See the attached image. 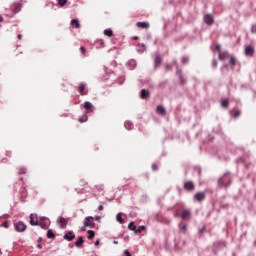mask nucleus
<instances>
[{
  "label": "nucleus",
  "mask_w": 256,
  "mask_h": 256,
  "mask_svg": "<svg viewBox=\"0 0 256 256\" xmlns=\"http://www.w3.org/2000/svg\"><path fill=\"white\" fill-rule=\"evenodd\" d=\"M218 185L219 187H229V185H231V176L229 172H226L218 179Z\"/></svg>",
  "instance_id": "obj_1"
},
{
  "label": "nucleus",
  "mask_w": 256,
  "mask_h": 256,
  "mask_svg": "<svg viewBox=\"0 0 256 256\" xmlns=\"http://www.w3.org/2000/svg\"><path fill=\"white\" fill-rule=\"evenodd\" d=\"M14 229L18 233H23V231L27 229V225L21 221H18L14 223Z\"/></svg>",
  "instance_id": "obj_2"
},
{
  "label": "nucleus",
  "mask_w": 256,
  "mask_h": 256,
  "mask_svg": "<svg viewBox=\"0 0 256 256\" xmlns=\"http://www.w3.org/2000/svg\"><path fill=\"white\" fill-rule=\"evenodd\" d=\"M244 53L246 57H253L255 55V48L251 45L245 47Z\"/></svg>",
  "instance_id": "obj_3"
},
{
  "label": "nucleus",
  "mask_w": 256,
  "mask_h": 256,
  "mask_svg": "<svg viewBox=\"0 0 256 256\" xmlns=\"http://www.w3.org/2000/svg\"><path fill=\"white\" fill-rule=\"evenodd\" d=\"M204 23H206V25H213V23H215V19L213 18V15L211 14H206L204 15Z\"/></svg>",
  "instance_id": "obj_4"
},
{
  "label": "nucleus",
  "mask_w": 256,
  "mask_h": 256,
  "mask_svg": "<svg viewBox=\"0 0 256 256\" xmlns=\"http://www.w3.org/2000/svg\"><path fill=\"white\" fill-rule=\"evenodd\" d=\"M184 189L186 191H195V184L193 181H188L184 183Z\"/></svg>",
  "instance_id": "obj_5"
},
{
  "label": "nucleus",
  "mask_w": 256,
  "mask_h": 256,
  "mask_svg": "<svg viewBox=\"0 0 256 256\" xmlns=\"http://www.w3.org/2000/svg\"><path fill=\"white\" fill-rule=\"evenodd\" d=\"M84 225L85 227H93V225H95V223L93 222V216H87L85 218Z\"/></svg>",
  "instance_id": "obj_6"
},
{
  "label": "nucleus",
  "mask_w": 256,
  "mask_h": 256,
  "mask_svg": "<svg viewBox=\"0 0 256 256\" xmlns=\"http://www.w3.org/2000/svg\"><path fill=\"white\" fill-rule=\"evenodd\" d=\"M63 239H65V241H73V239H75V233L69 231L63 236Z\"/></svg>",
  "instance_id": "obj_7"
},
{
  "label": "nucleus",
  "mask_w": 256,
  "mask_h": 256,
  "mask_svg": "<svg viewBox=\"0 0 256 256\" xmlns=\"http://www.w3.org/2000/svg\"><path fill=\"white\" fill-rule=\"evenodd\" d=\"M30 225H32V226L39 225V220L37 219V215L30 214Z\"/></svg>",
  "instance_id": "obj_8"
},
{
  "label": "nucleus",
  "mask_w": 256,
  "mask_h": 256,
  "mask_svg": "<svg viewBox=\"0 0 256 256\" xmlns=\"http://www.w3.org/2000/svg\"><path fill=\"white\" fill-rule=\"evenodd\" d=\"M194 199H195L196 201H199V202L205 201V192H198V193H196V194L194 195Z\"/></svg>",
  "instance_id": "obj_9"
},
{
  "label": "nucleus",
  "mask_w": 256,
  "mask_h": 256,
  "mask_svg": "<svg viewBox=\"0 0 256 256\" xmlns=\"http://www.w3.org/2000/svg\"><path fill=\"white\" fill-rule=\"evenodd\" d=\"M150 95H151V93H150L149 90H147V89H142V90L140 91V97H141V99H149Z\"/></svg>",
  "instance_id": "obj_10"
},
{
  "label": "nucleus",
  "mask_w": 256,
  "mask_h": 256,
  "mask_svg": "<svg viewBox=\"0 0 256 256\" xmlns=\"http://www.w3.org/2000/svg\"><path fill=\"white\" fill-rule=\"evenodd\" d=\"M190 218H191V211L183 210V212L181 214V219H183L184 221H187Z\"/></svg>",
  "instance_id": "obj_11"
},
{
  "label": "nucleus",
  "mask_w": 256,
  "mask_h": 256,
  "mask_svg": "<svg viewBox=\"0 0 256 256\" xmlns=\"http://www.w3.org/2000/svg\"><path fill=\"white\" fill-rule=\"evenodd\" d=\"M128 229L130 230V231H134V233H141V230H137V226L135 225V222H130L129 224H128Z\"/></svg>",
  "instance_id": "obj_12"
},
{
  "label": "nucleus",
  "mask_w": 256,
  "mask_h": 256,
  "mask_svg": "<svg viewBox=\"0 0 256 256\" xmlns=\"http://www.w3.org/2000/svg\"><path fill=\"white\" fill-rule=\"evenodd\" d=\"M176 75L178 76V78L180 79V83L182 85H185L187 83V80H185V78H183V72L181 70H177Z\"/></svg>",
  "instance_id": "obj_13"
},
{
  "label": "nucleus",
  "mask_w": 256,
  "mask_h": 256,
  "mask_svg": "<svg viewBox=\"0 0 256 256\" xmlns=\"http://www.w3.org/2000/svg\"><path fill=\"white\" fill-rule=\"evenodd\" d=\"M136 26L139 29H149V27H150L149 22H137Z\"/></svg>",
  "instance_id": "obj_14"
},
{
  "label": "nucleus",
  "mask_w": 256,
  "mask_h": 256,
  "mask_svg": "<svg viewBox=\"0 0 256 256\" xmlns=\"http://www.w3.org/2000/svg\"><path fill=\"white\" fill-rule=\"evenodd\" d=\"M84 108L87 110V113H92L93 112V104L89 101H86L84 103Z\"/></svg>",
  "instance_id": "obj_15"
},
{
  "label": "nucleus",
  "mask_w": 256,
  "mask_h": 256,
  "mask_svg": "<svg viewBox=\"0 0 256 256\" xmlns=\"http://www.w3.org/2000/svg\"><path fill=\"white\" fill-rule=\"evenodd\" d=\"M137 52L138 53H145V51H147V46L145 44H138L137 47Z\"/></svg>",
  "instance_id": "obj_16"
},
{
  "label": "nucleus",
  "mask_w": 256,
  "mask_h": 256,
  "mask_svg": "<svg viewBox=\"0 0 256 256\" xmlns=\"http://www.w3.org/2000/svg\"><path fill=\"white\" fill-rule=\"evenodd\" d=\"M214 247H216L217 249H225L226 244L223 241H218L214 244Z\"/></svg>",
  "instance_id": "obj_17"
},
{
  "label": "nucleus",
  "mask_w": 256,
  "mask_h": 256,
  "mask_svg": "<svg viewBox=\"0 0 256 256\" xmlns=\"http://www.w3.org/2000/svg\"><path fill=\"white\" fill-rule=\"evenodd\" d=\"M60 227H61V229L67 228V220L63 217L60 218Z\"/></svg>",
  "instance_id": "obj_18"
},
{
  "label": "nucleus",
  "mask_w": 256,
  "mask_h": 256,
  "mask_svg": "<svg viewBox=\"0 0 256 256\" xmlns=\"http://www.w3.org/2000/svg\"><path fill=\"white\" fill-rule=\"evenodd\" d=\"M71 25H72V27H75L76 29H79V27H81V25L79 24V20H77V19H72Z\"/></svg>",
  "instance_id": "obj_19"
},
{
  "label": "nucleus",
  "mask_w": 256,
  "mask_h": 256,
  "mask_svg": "<svg viewBox=\"0 0 256 256\" xmlns=\"http://www.w3.org/2000/svg\"><path fill=\"white\" fill-rule=\"evenodd\" d=\"M124 127L128 130V131H131V129H133V122L131 121H126L124 123Z\"/></svg>",
  "instance_id": "obj_20"
},
{
  "label": "nucleus",
  "mask_w": 256,
  "mask_h": 256,
  "mask_svg": "<svg viewBox=\"0 0 256 256\" xmlns=\"http://www.w3.org/2000/svg\"><path fill=\"white\" fill-rule=\"evenodd\" d=\"M85 241L83 240V237H78L77 241L75 242V247H81Z\"/></svg>",
  "instance_id": "obj_21"
},
{
  "label": "nucleus",
  "mask_w": 256,
  "mask_h": 256,
  "mask_svg": "<svg viewBox=\"0 0 256 256\" xmlns=\"http://www.w3.org/2000/svg\"><path fill=\"white\" fill-rule=\"evenodd\" d=\"M78 92L80 95H85V84L81 83L78 87Z\"/></svg>",
  "instance_id": "obj_22"
},
{
  "label": "nucleus",
  "mask_w": 256,
  "mask_h": 256,
  "mask_svg": "<svg viewBox=\"0 0 256 256\" xmlns=\"http://www.w3.org/2000/svg\"><path fill=\"white\" fill-rule=\"evenodd\" d=\"M225 57H229L228 52L220 53L219 56H218V59H220V61H225Z\"/></svg>",
  "instance_id": "obj_23"
},
{
  "label": "nucleus",
  "mask_w": 256,
  "mask_h": 256,
  "mask_svg": "<svg viewBox=\"0 0 256 256\" xmlns=\"http://www.w3.org/2000/svg\"><path fill=\"white\" fill-rule=\"evenodd\" d=\"M116 220L118 221V223H120L121 225H123V223H125V220L121 217V212H119L116 215Z\"/></svg>",
  "instance_id": "obj_24"
},
{
  "label": "nucleus",
  "mask_w": 256,
  "mask_h": 256,
  "mask_svg": "<svg viewBox=\"0 0 256 256\" xmlns=\"http://www.w3.org/2000/svg\"><path fill=\"white\" fill-rule=\"evenodd\" d=\"M46 235L48 239H55V233L52 230H48Z\"/></svg>",
  "instance_id": "obj_25"
},
{
  "label": "nucleus",
  "mask_w": 256,
  "mask_h": 256,
  "mask_svg": "<svg viewBox=\"0 0 256 256\" xmlns=\"http://www.w3.org/2000/svg\"><path fill=\"white\" fill-rule=\"evenodd\" d=\"M104 35H106L107 37H113V30L111 29L104 30Z\"/></svg>",
  "instance_id": "obj_26"
},
{
  "label": "nucleus",
  "mask_w": 256,
  "mask_h": 256,
  "mask_svg": "<svg viewBox=\"0 0 256 256\" xmlns=\"http://www.w3.org/2000/svg\"><path fill=\"white\" fill-rule=\"evenodd\" d=\"M18 173H19V175H25V174L27 173V168H25V167H20V168L18 169Z\"/></svg>",
  "instance_id": "obj_27"
},
{
  "label": "nucleus",
  "mask_w": 256,
  "mask_h": 256,
  "mask_svg": "<svg viewBox=\"0 0 256 256\" xmlns=\"http://www.w3.org/2000/svg\"><path fill=\"white\" fill-rule=\"evenodd\" d=\"M221 106L224 107V109H227V107H229V100L228 99L222 100Z\"/></svg>",
  "instance_id": "obj_28"
},
{
  "label": "nucleus",
  "mask_w": 256,
  "mask_h": 256,
  "mask_svg": "<svg viewBox=\"0 0 256 256\" xmlns=\"http://www.w3.org/2000/svg\"><path fill=\"white\" fill-rule=\"evenodd\" d=\"M161 65V56L155 57V67H159Z\"/></svg>",
  "instance_id": "obj_29"
},
{
  "label": "nucleus",
  "mask_w": 256,
  "mask_h": 256,
  "mask_svg": "<svg viewBox=\"0 0 256 256\" xmlns=\"http://www.w3.org/2000/svg\"><path fill=\"white\" fill-rule=\"evenodd\" d=\"M181 63H182L183 65H187V63H189V57L183 56V57L181 58Z\"/></svg>",
  "instance_id": "obj_30"
},
{
  "label": "nucleus",
  "mask_w": 256,
  "mask_h": 256,
  "mask_svg": "<svg viewBox=\"0 0 256 256\" xmlns=\"http://www.w3.org/2000/svg\"><path fill=\"white\" fill-rule=\"evenodd\" d=\"M38 225H40L42 229H47L49 227V225L43 221L38 222Z\"/></svg>",
  "instance_id": "obj_31"
},
{
  "label": "nucleus",
  "mask_w": 256,
  "mask_h": 256,
  "mask_svg": "<svg viewBox=\"0 0 256 256\" xmlns=\"http://www.w3.org/2000/svg\"><path fill=\"white\" fill-rule=\"evenodd\" d=\"M88 117H87V114H84L83 116H81L79 118V122L80 123H85L87 121Z\"/></svg>",
  "instance_id": "obj_32"
},
{
  "label": "nucleus",
  "mask_w": 256,
  "mask_h": 256,
  "mask_svg": "<svg viewBox=\"0 0 256 256\" xmlns=\"http://www.w3.org/2000/svg\"><path fill=\"white\" fill-rule=\"evenodd\" d=\"M93 237H95V231L88 230V239H93Z\"/></svg>",
  "instance_id": "obj_33"
},
{
  "label": "nucleus",
  "mask_w": 256,
  "mask_h": 256,
  "mask_svg": "<svg viewBox=\"0 0 256 256\" xmlns=\"http://www.w3.org/2000/svg\"><path fill=\"white\" fill-rule=\"evenodd\" d=\"M236 62H237V59L235 57L230 58V65H232V67H235Z\"/></svg>",
  "instance_id": "obj_34"
},
{
  "label": "nucleus",
  "mask_w": 256,
  "mask_h": 256,
  "mask_svg": "<svg viewBox=\"0 0 256 256\" xmlns=\"http://www.w3.org/2000/svg\"><path fill=\"white\" fill-rule=\"evenodd\" d=\"M66 3H67V0H58V5H60V7H64Z\"/></svg>",
  "instance_id": "obj_35"
},
{
  "label": "nucleus",
  "mask_w": 256,
  "mask_h": 256,
  "mask_svg": "<svg viewBox=\"0 0 256 256\" xmlns=\"http://www.w3.org/2000/svg\"><path fill=\"white\" fill-rule=\"evenodd\" d=\"M2 227H5V229H9V222L7 221L3 222Z\"/></svg>",
  "instance_id": "obj_36"
},
{
  "label": "nucleus",
  "mask_w": 256,
  "mask_h": 256,
  "mask_svg": "<svg viewBox=\"0 0 256 256\" xmlns=\"http://www.w3.org/2000/svg\"><path fill=\"white\" fill-rule=\"evenodd\" d=\"M239 115H241V110H236L234 113V117L237 118L239 117Z\"/></svg>",
  "instance_id": "obj_37"
},
{
  "label": "nucleus",
  "mask_w": 256,
  "mask_h": 256,
  "mask_svg": "<svg viewBox=\"0 0 256 256\" xmlns=\"http://www.w3.org/2000/svg\"><path fill=\"white\" fill-rule=\"evenodd\" d=\"M152 170L153 171H158L159 167L157 166V164H152Z\"/></svg>",
  "instance_id": "obj_38"
},
{
  "label": "nucleus",
  "mask_w": 256,
  "mask_h": 256,
  "mask_svg": "<svg viewBox=\"0 0 256 256\" xmlns=\"http://www.w3.org/2000/svg\"><path fill=\"white\" fill-rule=\"evenodd\" d=\"M212 67L215 69L217 67V60L213 59L212 60Z\"/></svg>",
  "instance_id": "obj_39"
},
{
  "label": "nucleus",
  "mask_w": 256,
  "mask_h": 256,
  "mask_svg": "<svg viewBox=\"0 0 256 256\" xmlns=\"http://www.w3.org/2000/svg\"><path fill=\"white\" fill-rule=\"evenodd\" d=\"M167 111L165 110V107H161V115H166Z\"/></svg>",
  "instance_id": "obj_40"
},
{
  "label": "nucleus",
  "mask_w": 256,
  "mask_h": 256,
  "mask_svg": "<svg viewBox=\"0 0 256 256\" xmlns=\"http://www.w3.org/2000/svg\"><path fill=\"white\" fill-rule=\"evenodd\" d=\"M145 229H146V227H145V226H140L139 228H137V230H139V231H140V233H141L142 231H145Z\"/></svg>",
  "instance_id": "obj_41"
},
{
  "label": "nucleus",
  "mask_w": 256,
  "mask_h": 256,
  "mask_svg": "<svg viewBox=\"0 0 256 256\" xmlns=\"http://www.w3.org/2000/svg\"><path fill=\"white\" fill-rule=\"evenodd\" d=\"M80 52L82 53V55H85V48L83 46L80 47Z\"/></svg>",
  "instance_id": "obj_42"
},
{
  "label": "nucleus",
  "mask_w": 256,
  "mask_h": 256,
  "mask_svg": "<svg viewBox=\"0 0 256 256\" xmlns=\"http://www.w3.org/2000/svg\"><path fill=\"white\" fill-rule=\"evenodd\" d=\"M124 255H125V256H131V253L129 252V250H125V251H124Z\"/></svg>",
  "instance_id": "obj_43"
},
{
  "label": "nucleus",
  "mask_w": 256,
  "mask_h": 256,
  "mask_svg": "<svg viewBox=\"0 0 256 256\" xmlns=\"http://www.w3.org/2000/svg\"><path fill=\"white\" fill-rule=\"evenodd\" d=\"M180 229H181V231H183V233H185V231H187V226H186V225H184V226H183V227H181Z\"/></svg>",
  "instance_id": "obj_44"
},
{
  "label": "nucleus",
  "mask_w": 256,
  "mask_h": 256,
  "mask_svg": "<svg viewBox=\"0 0 256 256\" xmlns=\"http://www.w3.org/2000/svg\"><path fill=\"white\" fill-rule=\"evenodd\" d=\"M157 113H161V105L157 106Z\"/></svg>",
  "instance_id": "obj_45"
},
{
  "label": "nucleus",
  "mask_w": 256,
  "mask_h": 256,
  "mask_svg": "<svg viewBox=\"0 0 256 256\" xmlns=\"http://www.w3.org/2000/svg\"><path fill=\"white\" fill-rule=\"evenodd\" d=\"M81 231H87V226H85V224L81 227Z\"/></svg>",
  "instance_id": "obj_46"
},
{
  "label": "nucleus",
  "mask_w": 256,
  "mask_h": 256,
  "mask_svg": "<svg viewBox=\"0 0 256 256\" xmlns=\"http://www.w3.org/2000/svg\"><path fill=\"white\" fill-rule=\"evenodd\" d=\"M216 49H217V51H221V45H216Z\"/></svg>",
  "instance_id": "obj_47"
},
{
  "label": "nucleus",
  "mask_w": 256,
  "mask_h": 256,
  "mask_svg": "<svg viewBox=\"0 0 256 256\" xmlns=\"http://www.w3.org/2000/svg\"><path fill=\"white\" fill-rule=\"evenodd\" d=\"M98 210H99V211H103V205H99V206H98Z\"/></svg>",
  "instance_id": "obj_48"
},
{
  "label": "nucleus",
  "mask_w": 256,
  "mask_h": 256,
  "mask_svg": "<svg viewBox=\"0 0 256 256\" xmlns=\"http://www.w3.org/2000/svg\"><path fill=\"white\" fill-rule=\"evenodd\" d=\"M17 37H18V39H20V40L23 39V35H21V34H18Z\"/></svg>",
  "instance_id": "obj_49"
},
{
  "label": "nucleus",
  "mask_w": 256,
  "mask_h": 256,
  "mask_svg": "<svg viewBox=\"0 0 256 256\" xmlns=\"http://www.w3.org/2000/svg\"><path fill=\"white\" fill-rule=\"evenodd\" d=\"M113 243H114V245H119V241H117V240H114Z\"/></svg>",
  "instance_id": "obj_50"
},
{
  "label": "nucleus",
  "mask_w": 256,
  "mask_h": 256,
  "mask_svg": "<svg viewBox=\"0 0 256 256\" xmlns=\"http://www.w3.org/2000/svg\"><path fill=\"white\" fill-rule=\"evenodd\" d=\"M37 248H38V249H43V246H42L41 244H38V245H37Z\"/></svg>",
  "instance_id": "obj_51"
},
{
  "label": "nucleus",
  "mask_w": 256,
  "mask_h": 256,
  "mask_svg": "<svg viewBox=\"0 0 256 256\" xmlns=\"http://www.w3.org/2000/svg\"><path fill=\"white\" fill-rule=\"evenodd\" d=\"M96 221H101V216H97Z\"/></svg>",
  "instance_id": "obj_52"
},
{
  "label": "nucleus",
  "mask_w": 256,
  "mask_h": 256,
  "mask_svg": "<svg viewBox=\"0 0 256 256\" xmlns=\"http://www.w3.org/2000/svg\"><path fill=\"white\" fill-rule=\"evenodd\" d=\"M130 63H133L135 66L137 65V63L135 62V60H131Z\"/></svg>",
  "instance_id": "obj_53"
},
{
  "label": "nucleus",
  "mask_w": 256,
  "mask_h": 256,
  "mask_svg": "<svg viewBox=\"0 0 256 256\" xmlns=\"http://www.w3.org/2000/svg\"><path fill=\"white\" fill-rule=\"evenodd\" d=\"M0 23H3V16L0 15Z\"/></svg>",
  "instance_id": "obj_54"
},
{
  "label": "nucleus",
  "mask_w": 256,
  "mask_h": 256,
  "mask_svg": "<svg viewBox=\"0 0 256 256\" xmlns=\"http://www.w3.org/2000/svg\"><path fill=\"white\" fill-rule=\"evenodd\" d=\"M43 241L42 238H38V243H41Z\"/></svg>",
  "instance_id": "obj_55"
},
{
  "label": "nucleus",
  "mask_w": 256,
  "mask_h": 256,
  "mask_svg": "<svg viewBox=\"0 0 256 256\" xmlns=\"http://www.w3.org/2000/svg\"><path fill=\"white\" fill-rule=\"evenodd\" d=\"M229 67L227 64L222 67V69H227Z\"/></svg>",
  "instance_id": "obj_56"
},
{
  "label": "nucleus",
  "mask_w": 256,
  "mask_h": 256,
  "mask_svg": "<svg viewBox=\"0 0 256 256\" xmlns=\"http://www.w3.org/2000/svg\"><path fill=\"white\" fill-rule=\"evenodd\" d=\"M95 245H96V246L99 245V240H96V241H95Z\"/></svg>",
  "instance_id": "obj_57"
},
{
  "label": "nucleus",
  "mask_w": 256,
  "mask_h": 256,
  "mask_svg": "<svg viewBox=\"0 0 256 256\" xmlns=\"http://www.w3.org/2000/svg\"><path fill=\"white\" fill-rule=\"evenodd\" d=\"M101 45H102V47H105V42L102 41V42H101Z\"/></svg>",
  "instance_id": "obj_58"
},
{
  "label": "nucleus",
  "mask_w": 256,
  "mask_h": 256,
  "mask_svg": "<svg viewBox=\"0 0 256 256\" xmlns=\"http://www.w3.org/2000/svg\"><path fill=\"white\" fill-rule=\"evenodd\" d=\"M66 191H69V187H66Z\"/></svg>",
  "instance_id": "obj_59"
},
{
  "label": "nucleus",
  "mask_w": 256,
  "mask_h": 256,
  "mask_svg": "<svg viewBox=\"0 0 256 256\" xmlns=\"http://www.w3.org/2000/svg\"><path fill=\"white\" fill-rule=\"evenodd\" d=\"M0 255H2V252H1V250H0Z\"/></svg>",
  "instance_id": "obj_60"
}]
</instances>
